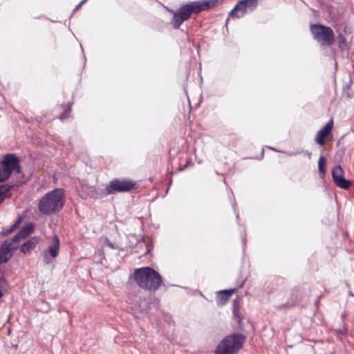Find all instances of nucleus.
Returning a JSON list of instances; mask_svg holds the SVG:
<instances>
[{
	"label": "nucleus",
	"instance_id": "f257e3e1",
	"mask_svg": "<svg viewBox=\"0 0 354 354\" xmlns=\"http://www.w3.org/2000/svg\"><path fill=\"white\" fill-rule=\"evenodd\" d=\"M218 0H205L192 1L183 5L176 11L173 12L172 25L176 29L180 28L183 23L188 20L192 13L198 14L201 11L209 10L216 5Z\"/></svg>",
	"mask_w": 354,
	"mask_h": 354
},
{
	"label": "nucleus",
	"instance_id": "f03ea898",
	"mask_svg": "<svg viewBox=\"0 0 354 354\" xmlns=\"http://www.w3.org/2000/svg\"><path fill=\"white\" fill-rule=\"evenodd\" d=\"M65 203V192L62 188H56L46 193L39 200L38 210L46 215L58 213Z\"/></svg>",
	"mask_w": 354,
	"mask_h": 354
},
{
	"label": "nucleus",
	"instance_id": "7ed1b4c3",
	"mask_svg": "<svg viewBox=\"0 0 354 354\" xmlns=\"http://www.w3.org/2000/svg\"><path fill=\"white\" fill-rule=\"evenodd\" d=\"M133 279L140 288L149 291H156L162 284L161 275L150 267L136 269Z\"/></svg>",
	"mask_w": 354,
	"mask_h": 354
},
{
	"label": "nucleus",
	"instance_id": "20e7f679",
	"mask_svg": "<svg viewBox=\"0 0 354 354\" xmlns=\"http://www.w3.org/2000/svg\"><path fill=\"white\" fill-rule=\"evenodd\" d=\"M246 337L240 333L226 336L216 346L214 354H236L243 347Z\"/></svg>",
	"mask_w": 354,
	"mask_h": 354
},
{
	"label": "nucleus",
	"instance_id": "39448f33",
	"mask_svg": "<svg viewBox=\"0 0 354 354\" xmlns=\"http://www.w3.org/2000/svg\"><path fill=\"white\" fill-rule=\"evenodd\" d=\"M14 171L21 172L19 158L14 153H7L0 160V183L8 180Z\"/></svg>",
	"mask_w": 354,
	"mask_h": 354
},
{
	"label": "nucleus",
	"instance_id": "423d86ee",
	"mask_svg": "<svg viewBox=\"0 0 354 354\" xmlns=\"http://www.w3.org/2000/svg\"><path fill=\"white\" fill-rule=\"evenodd\" d=\"M310 30L313 39L322 46H331L335 42V33L329 26L319 24H313L310 26Z\"/></svg>",
	"mask_w": 354,
	"mask_h": 354
},
{
	"label": "nucleus",
	"instance_id": "0eeeda50",
	"mask_svg": "<svg viewBox=\"0 0 354 354\" xmlns=\"http://www.w3.org/2000/svg\"><path fill=\"white\" fill-rule=\"evenodd\" d=\"M139 187L137 182L129 179H113L109 182L106 190L109 194L117 192H128L136 190Z\"/></svg>",
	"mask_w": 354,
	"mask_h": 354
},
{
	"label": "nucleus",
	"instance_id": "6e6552de",
	"mask_svg": "<svg viewBox=\"0 0 354 354\" xmlns=\"http://www.w3.org/2000/svg\"><path fill=\"white\" fill-rule=\"evenodd\" d=\"M258 3V0H239L230 11V17L232 18L242 17L248 12L254 11L257 8Z\"/></svg>",
	"mask_w": 354,
	"mask_h": 354
},
{
	"label": "nucleus",
	"instance_id": "1a4fd4ad",
	"mask_svg": "<svg viewBox=\"0 0 354 354\" xmlns=\"http://www.w3.org/2000/svg\"><path fill=\"white\" fill-rule=\"evenodd\" d=\"M60 241L58 236L54 235L48 248L43 252L44 261L46 264L53 262L59 253Z\"/></svg>",
	"mask_w": 354,
	"mask_h": 354
},
{
	"label": "nucleus",
	"instance_id": "9d476101",
	"mask_svg": "<svg viewBox=\"0 0 354 354\" xmlns=\"http://www.w3.org/2000/svg\"><path fill=\"white\" fill-rule=\"evenodd\" d=\"M344 171L340 165L335 166L332 171V178L335 184L344 189H348L351 185V182L344 177Z\"/></svg>",
	"mask_w": 354,
	"mask_h": 354
},
{
	"label": "nucleus",
	"instance_id": "9b49d317",
	"mask_svg": "<svg viewBox=\"0 0 354 354\" xmlns=\"http://www.w3.org/2000/svg\"><path fill=\"white\" fill-rule=\"evenodd\" d=\"M17 243L12 239L5 241L0 247V263H6L12 257V252L17 248Z\"/></svg>",
	"mask_w": 354,
	"mask_h": 354
},
{
	"label": "nucleus",
	"instance_id": "f8f14e48",
	"mask_svg": "<svg viewBox=\"0 0 354 354\" xmlns=\"http://www.w3.org/2000/svg\"><path fill=\"white\" fill-rule=\"evenodd\" d=\"M333 120L330 119L328 122L316 134L315 142L320 146L325 145L326 139L330 134L333 128Z\"/></svg>",
	"mask_w": 354,
	"mask_h": 354
},
{
	"label": "nucleus",
	"instance_id": "ddd939ff",
	"mask_svg": "<svg viewBox=\"0 0 354 354\" xmlns=\"http://www.w3.org/2000/svg\"><path fill=\"white\" fill-rule=\"evenodd\" d=\"M35 230L33 223H30L24 225L21 230L12 238V241L15 243H19L21 239H26L30 236Z\"/></svg>",
	"mask_w": 354,
	"mask_h": 354
},
{
	"label": "nucleus",
	"instance_id": "4468645a",
	"mask_svg": "<svg viewBox=\"0 0 354 354\" xmlns=\"http://www.w3.org/2000/svg\"><path fill=\"white\" fill-rule=\"evenodd\" d=\"M236 292L235 288L229 290H222L216 294V304L218 306L225 305L230 299L231 296Z\"/></svg>",
	"mask_w": 354,
	"mask_h": 354
},
{
	"label": "nucleus",
	"instance_id": "2eb2a0df",
	"mask_svg": "<svg viewBox=\"0 0 354 354\" xmlns=\"http://www.w3.org/2000/svg\"><path fill=\"white\" fill-rule=\"evenodd\" d=\"M232 315L234 319L238 323L239 326H243V320L244 315L241 312L240 299L236 298L233 301Z\"/></svg>",
	"mask_w": 354,
	"mask_h": 354
},
{
	"label": "nucleus",
	"instance_id": "dca6fc26",
	"mask_svg": "<svg viewBox=\"0 0 354 354\" xmlns=\"http://www.w3.org/2000/svg\"><path fill=\"white\" fill-rule=\"evenodd\" d=\"M38 243V240L36 237H32L28 241L25 242L21 246V251L24 254H26L29 252H30L31 250L35 248Z\"/></svg>",
	"mask_w": 354,
	"mask_h": 354
},
{
	"label": "nucleus",
	"instance_id": "f3484780",
	"mask_svg": "<svg viewBox=\"0 0 354 354\" xmlns=\"http://www.w3.org/2000/svg\"><path fill=\"white\" fill-rule=\"evenodd\" d=\"M71 105L72 104H62L61 108L62 109V113L59 116V119L63 120L64 119H67L70 116V113L71 112Z\"/></svg>",
	"mask_w": 354,
	"mask_h": 354
},
{
	"label": "nucleus",
	"instance_id": "a211bd4d",
	"mask_svg": "<svg viewBox=\"0 0 354 354\" xmlns=\"http://www.w3.org/2000/svg\"><path fill=\"white\" fill-rule=\"evenodd\" d=\"M337 44L339 48L344 51L348 48V45L345 38V36L343 34H339L337 37Z\"/></svg>",
	"mask_w": 354,
	"mask_h": 354
},
{
	"label": "nucleus",
	"instance_id": "6ab92c4d",
	"mask_svg": "<svg viewBox=\"0 0 354 354\" xmlns=\"http://www.w3.org/2000/svg\"><path fill=\"white\" fill-rule=\"evenodd\" d=\"M12 186L5 184L0 185V205L3 202L7 194L11 189Z\"/></svg>",
	"mask_w": 354,
	"mask_h": 354
},
{
	"label": "nucleus",
	"instance_id": "aec40b11",
	"mask_svg": "<svg viewBox=\"0 0 354 354\" xmlns=\"http://www.w3.org/2000/svg\"><path fill=\"white\" fill-rule=\"evenodd\" d=\"M318 167L320 173L324 174L326 171V159L323 156H320L318 161Z\"/></svg>",
	"mask_w": 354,
	"mask_h": 354
},
{
	"label": "nucleus",
	"instance_id": "412c9836",
	"mask_svg": "<svg viewBox=\"0 0 354 354\" xmlns=\"http://www.w3.org/2000/svg\"><path fill=\"white\" fill-rule=\"evenodd\" d=\"M8 284L5 279L0 277V298L2 297L7 291Z\"/></svg>",
	"mask_w": 354,
	"mask_h": 354
},
{
	"label": "nucleus",
	"instance_id": "4be33fe9",
	"mask_svg": "<svg viewBox=\"0 0 354 354\" xmlns=\"http://www.w3.org/2000/svg\"><path fill=\"white\" fill-rule=\"evenodd\" d=\"M22 221V218L21 216H19L17 221L15 222V223L10 227L8 230H6V232H3L5 235H7L10 233H12L20 224V223Z\"/></svg>",
	"mask_w": 354,
	"mask_h": 354
},
{
	"label": "nucleus",
	"instance_id": "5701e85b",
	"mask_svg": "<svg viewBox=\"0 0 354 354\" xmlns=\"http://www.w3.org/2000/svg\"><path fill=\"white\" fill-rule=\"evenodd\" d=\"M22 221V218L21 216H19L17 221L15 222V223L10 227L8 230H6V232H3L5 235H7L10 233H12L20 224V223Z\"/></svg>",
	"mask_w": 354,
	"mask_h": 354
},
{
	"label": "nucleus",
	"instance_id": "b1692460",
	"mask_svg": "<svg viewBox=\"0 0 354 354\" xmlns=\"http://www.w3.org/2000/svg\"><path fill=\"white\" fill-rule=\"evenodd\" d=\"M88 0H82L76 7V10L79 9L84 3H85Z\"/></svg>",
	"mask_w": 354,
	"mask_h": 354
},
{
	"label": "nucleus",
	"instance_id": "393cba45",
	"mask_svg": "<svg viewBox=\"0 0 354 354\" xmlns=\"http://www.w3.org/2000/svg\"><path fill=\"white\" fill-rule=\"evenodd\" d=\"M350 295L354 297V293L350 292Z\"/></svg>",
	"mask_w": 354,
	"mask_h": 354
},
{
	"label": "nucleus",
	"instance_id": "a878e982",
	"mask_svg": "<svg viewBox=\"0 0 354 354\" xmlns=\"http://www.w3.org/2000/svg\"><path fill=\"white\" fill-rule=\"evenodd\" d=\"M243 283H244V282H243V283L240 285V287H242V286H243Z\"/></svg>",
	"mask_w": 354,
	"mask_h": 354
}]
</instances>
